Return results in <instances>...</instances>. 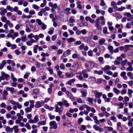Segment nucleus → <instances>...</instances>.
I'll list each match as a JSON object with an SVG mask.
<instances>
[{"label":"nucleus","instance_id":"32","mask_svg":"<svg viewBox=\"0 0 133 133\" xmlns=\"http://www.w3.org/2000/svg\"><path fill=\"white\" fill-rule=\"evenodd\" d=\"M38 116L36 115L34 117V118L33 119L35 123H37L39 121V120L38 118Z\"/></svg>","mask_w":133,"mask_h":133},{"label":"nucleus","instance_id":"53","mask_svg":"<svg viewBox=\"0 0 133 133\" xmlns=\"http://www.w3.org/2000/svg\"><path fill=\"white\" fill-rule=\"evenodd\" d=\"M101 5L102 6H103L105 5V3L103 0H100Z\"/></svg>","mask_w":133,"mask_h":133},{"label":"nucleus","instance_id":"50","mask_svg":"<svg viewBox=\"0 0 133 133\" xmlns=\"http://www.w3.org/2000/svg\"><path fill=\"white\" fill-rule=\"evenodd\" d=\"M32 8L34 9H37L40 8V7L37 5L34 4L32 5Z\"/></svg>","mask_w":133,"mask_h":133},{"label":"nucleus","instance_id":"57","mask_svg":"<svg viewBox=\"0 0 133 133\" xmlns=\"http://www.w3.org/2000/svg\"><path fill=\"white\" fill-rule=\"evenodd\" d=\"M1 20L3 22H4L6 20V17L3 16L1 17Z\"/></svg>","mask_w":133,"mask_h":133},{"label":"nucleus","instance_id":"25","mask_svg":"<svg viewBox=\"0 0 133 133\" xmlns=\"http://www.w3.org/2000/svg\"><path fill=\"white\" fill-rule=\"evenodd\" d=\"M110 69L111 67L110 66L108 65H106L102 69V70L104 71H105L106 70H110Z\"/></svg>","mask_w":133,"mask_h":133},{"label":"nucleus","instance_id":"27","mask_svg":"<svg viewBox=\"0 0 133 133\" xmlns=\"http://www.w3.org/2000/svg\"><path fill=\"white\" fill-rule=\"evenodd\" d=\"M103 32L105 35L109 34V33L107 31V28L106 27L104 28L103 30Z\"/></svg>","mask_w":133,"mask_h":133},{"label":"nucleus","instance_id":"55","mask_svg":"<svg viewBox=\"0 0 133 133\" xmlns=\"http://www.w3.org/2000/svg\"><path fill=\"white\" fill-rule=\"evenodd\" d=\"M84 45L85 44H84L82 43L79 46V49L80 50H82L84 49Z\"/></svg>","mask_w":133,"mask_h":133},{"label":"nucleus","instance_id":"15","mask_svg":"<svg viewBox=\"0 0 133 133\" xmlns=\"http://www.w3.org/2000/svg\"><path fill=\"white\" fill-rule=\"evenodd\" d=\"M6 90L8 91H10V93L12 94H13L15 92V91L14 90V88L12 87L10 88L8 87H7L6 88Z\"/></svg>","mask_w":133,"mask_h":133},{"label":"nucleus","instance_id":"17","mask_svg":"<svg viewBox=\"0 0 133 133\" xmlns=\"http://www.w3.org/2000/svg\"><path fill=\"white\" fill-rule=\"evenodd\" d=\"M88 80L90 82L92 83L95 82L96 79L93 76H91L89 77L88 78Z\"/></svg>","mask_w":133,"mask_h":133},{"label":"nucleus","instance_id":"7","mask_svg":"<svg viewBox=\"0 0 133 133\" xmlns=\"http://www.w3.org/2000/svg\"><path fill=\"white\" fill-rule=\"evenodd\" d=\"M44 101L41 100L40 101H38L36 102L35 107L37 108H39L42 106L44 104Z\"/></svg>","mask_w":133,"mask_h":133},{"label":"nucleus","instance_id":"44","mask_svg":"<svg viewBox=\"0 0 133 133\" xmlns=\"http://www.w3.org/2000/svg\"><path fill=\"white\" fill-rule=\"evenodd\" d=\"M48 116L51 120L54 119L55 118V116L54 115H52L50 114H48Z\"/></svg>","mask_w":133,"mask_h":133},{"label":"nucleus","instance_id":"33","mask_svg":"<svg viewBox=\"0 0 133 133\" xmlns=\"http://www.w3.org/2000/svg\"><path fill=\"white\" fill-rule=\"evenodd\" d=\"M125 9V8L124 6H121L120 8H117V10L122 11Z\"/></svg>","mask_w":133,"mask_h":133},{"label":"nucleus","instance_id":"63","mask_svg":"<svg viewBox=\"0 0 133 133\" xmlns=\"http://www.w3.org/2000/svg\"><path fill=\"white\" fill-rule=\"evenodd\" d=\"M6 105V104L4 102L2 103L0 105V107H1L5 108Z\"/></svg>","mask_w":133,"mask_h":133},{"label":"nucleus","instance_id":"5","mask_svg":"<svg viewBox=\"0 0 133 133\" xmlns=\"http://www.w3.org/2000/svg\"><path fill=\"white\" fill-rule=\"evenodd\" d=\"M71 52V51L69 49H68L64 53L63 55L61 57V59L62 60L64 57H65L70 55Z\"/></svg>","mask_w":133,"mask_h":133},{"label":"nucleus","instance_id":"3","mask_svg":"<svg viewBox=\"0 0 133 133\" xmlns=\"http://www.w3.org/2000/svg\"><path fill=\"white\" fill-rule=\"evenodd\" d=\"M36 22L43 30H45L46 28V25L43 23L40 19H36Z\"/></svg>","mask_w":133,"mask_h":133},{"label":"nucleus","instance_id":"4","mask_svg":"<svg viewBox=\"0 0 133 133\" xmlns=\"http://www.w3.org/2000/svg\"><path fill=\"white\" fill-rule=\"evenodd\" d=\"M1 76L0 78L2 80H4L5 79L9 78V75L5 73L4 72L2 71L1 72Z\"/></svg>","mask_w":133,"mask_h":133},{"label":"nucleus","instance_id":"31","mask_svg":"<svg viewBox=\"0 0 133 133\" xmlns=\"http://www.w3.org/2000/svg\"><path fill=\"white\" fill-rule=\"evenodd\" d=\"M117 105L119 106V108H123L124 106V104L122 102H119L117 104Z\"/></svg>","mask_w":133,"mask_h":133},{"label":"nucleus","instance_id":"35","mask_svg":"<svg viewBox=\"0 0 133 133\" xmlns=\"http://www.w3.org/2000/svg\"><path fill=\"white\" fill-rule=\"evenodd\" d=\"M127 75L130 77V79H133V75L132 74L131 72H128L127 74Z\"/></svg>","mask_w":133,"mask_h":133},{"label":"nucleus","instance_id":"39","mask_svg":"<svg viewBox=\"0 0 133 133\" xmlns=\"http://www.w3.org/2000/svg\"><path fill=\"white\" fill-rule=\"evenodd\" d=\"M84 107L86 109L87 111H89L91 110L90 108L88 105L86 104H84L83 105Z\"/></svg>","mask_w":133,"mask_h":133},{"label":"nucleus","instance_id":"29","mask_svg":"<svg viewBox=\"0 0 133 133\" xmlns=\"http://www.w3.org/2000/svg\"><path fill=\"white\" fill-rule=\"evenodd\" d=\"M113 91L117 95L118 94L120 93V91L116 88H114Z\"/></svg>","mask_w":133,"mask_h":133},{"label":"nucleus","instance_id":"21","mask_svg":"<svg viewBox=\"0 0 133 133\" xmlns=\"http://www.w3.org/2000/svg\"><path fill=\"white\" fill-rule=\"evenodd\" d=\"M7 63L9 64H11V65L13 66H15V65L14 62L10 59H8L7 61Z\"/></svg>","mask_w":133,"mask_h":133},{"label":"nucleus","instance_id":"2","mask_svg":"<svg viewBox=\"0 0 133 133\" xmlns=\"http://www.w3.org/2000/svg\"><path fill=\"white\" fill-rule=\"evenodd\" d=\"M96 64L92 61H87L84 65L85 68L89 69L93 68L95 66Z\"/></svg>","mask_w":133,"mask_h":133},{"label":"nucleus","instance_id":"49","mask_svg":"<svg viewBox=\"0 0 133 133\" xmlns=\"http://www.w3.org/2000/svg\"><path fill=\"white\" fill-rule=\"evenodd\" d=\"M115 15L116 16V17L118 19H120L122 17L121 15L120 14L118 13H116L115 14Z\"/></svg>","mask_w":133,"mask_h":133},{"label":"nucleus","instance_id":"19","mask_svg":"<svg viewBox=\"0 0 133 133\" xmlns=\"http://www.w3.org/2000/svg\"><path fill=\"white\" fill-rule=\"evenodd\" d=\"M105 41L106 40L105 38H102L100 39H99L98 43L100 45H102L104 44Z\"/></svg>","mask_w":133,"mask_h":133},{"label":"nucleus","instance_id":"16","mask_svg":"<svg viewBox=\"0 0 133 133\" xmlns=\"http://www.w3.org/2000/svg\"><path fill=\"white\" fill-rule=\"evenodd\" d=\"M120 76L122 77L124 80H127V77L126 76V72H122Z\"/></svg>","mask_w":133,"mask_h":133},{"label":"nucleus","instance_id":"34","mask_svg":"<svg viewBox=\"0 0 133 133\" xmlns=\"http://www.w3.org/2000/svg\"><path fill=\"white\" fill-rule=\"evenodd\" d=\"M7 69L9 70L13 71L14 70V69L13 68H12L10 65L7 66Z\"/></svg>","mask_w":133,"mask_h":133},{"label":"nucleus","instance_id":"24","mask_svg":"<svg viewBox=\"0 0 133 133\" xmlns=\"http://www.w3.org/2000/svg\"><path fill=\"white\" fill-rule=\"evenodd\" d=\"M37 67L40 69H42L43 68H41V64L39 62L36 61L35 64Z\"/></svg>","mask_w":133,"mask_h":133},{"label":"nucleus","instance_id":"51","mask_svg":"<svg viewBox=\"0 0 133 133\" xmlns=\"http://www.w3.org/2000/svg\"><path fill=\"white\" fill-rule=\"evenodd\" d=\"M133 124V123H132V122L130 120L129 121V122L128 123V125L130 127V128L133 127L132 126Z\"/></svg>","mask_w":133,"mask_h":133},{"label":"nucleus","instance_id":"43","mask_svg":"<svg viewBox=\"0 0 133 133\" xmlns=\"http://www.w3.org/2000/svg\"><path fill=\"white\" fill-rule=\"evenodd\" d=\"M11 79L13 81H17V79L14 77V76L13 74L11 73Z\"/></svg>","mask_w":133,"mask_h":133},{"label":"nucleus","instance_id":"14","mask_svg":"<svg viewBox=\"0 0 133 133\" xmlns=\"http://www.w3.org/2000/svg\"><path fill=\"white\" fill-rule=\"evenodd\" d=\"M75 75V74L74 73L72 72L70 73L66 72L65 73V75L68 78L72 77Z\"/></svg>","mask_w":133,"mask_h":133},{"label":"nucleus","instance_id":"46","mask_svg":"<svg viewBox=\"0 0 133 133\" xmlns=\"http://www.w3.org/2000/svg\"><path fill=\"white\" fill-rule=\"evenodd\" d=\"M25 127L28 130H30L31 129L30 124L28 123H26Z\"/></svg>","mask_w":133,"mask_h":133},{"label":"nucleus","instance_id":"62","mask_svg":"<svg viewBox=\"0 0 133 133\" xmlns=\"http://www.w3.org/2000/svg\"><path fill=\"white\" fill-rule=\"evenodd\" d=\"M34 35L32 33H31L28 36V38L29 39H30L32 37H34Z\"/></svg>","mask_w":133,"mask_h":133},{"label":"nucleus","instance_id":"41","mask_svg":"<svg viewBox=\"0 0 133 133\" xmlns=\"http://www.w3.org/2000/svg\"><path fill=\"white\" fill-rule=\"evenodd\" d=\"M88 55L90 57H92L93 56V51H92L90 50L88 52Z\"/></svg>","mask_w":133,"mask_h":133},{"label":"nucleus","instance_id":"52","mask_svg":"<svg viewBox=\"0 0 133 133\" xmlns=\"http://www.w3.org/2000/svg\"><path fill=\"white\" fill-rule=\"evenodd\" d=\"M7 12V10H5L3 11H1L0 12V15L2 16H4L5 15V14Z\"/></svg>","mask_w":133,"mask_h":133},{"label":"nucleus","instance_id":"45","mask_svg":"<svg viewBox=\"0 0 133 133\" xmlns=\"http://www.w3.org/2000/svg\"><path fill=\"white\" fill-rule=\"evenodd\" d=\"M69 22L71 23H73L75 22V21L73 17H71L70 18L69 20Z\"/></svg>","mask_w":133,"mask_h":133},{"label":"nucleus","instance_id":"8","mask_svg":"<svg viewBox=\"0 0 133 133\" xmlns=\"http://www.w3.org/2000/svg\"><path fill=\"white\" fill-rule=\"evenodd\" d=\"M49 125L52 128L56 129L57 128V125L56 124V122L53 121L49 123Z\"/></svg>","mask_w":133,"mask_h":133},{"label":"nucleus","instance_id":"40","mask_svg":"<svg viewBox=\"0 0 133 133\" xmlns=\"http://www.w3.org/2000/svg\"><path fill=\"white\" fill-rule=\"evenodd\" d=\"M38 124L40 125H44L46 124V122L45 120H43L42 122H39L38 123Z\"/></svg>","mask_w":133,"mask_h":133},{"label":"nucleus","instance_id":"9","mask_svg":"<svg viewBox=\"0 0 133 133\" xmlns=\"http://www.w3.org/2000/svg\"><path fill=\"white\" fill-rule=\"evenodd\" d=\"M55 107L56 111V112H58L59 114H60V113L62 112L63 109V108L62 107L59 108L57 105H56Z\"/></svg>","mask_w":133,"mask_h":133},{"label":"nucleus","instance_id":"11","mask_svg":"<svg viewBox=\"0 0 133 133\" xmlns=\"http://www.w3.org/2000/svg\"><path fill=\"white\" fill-rule=\"evenodd\" d=\"M66 94H67L68 97H69L72 101H74L75 100L73 96L70 92L68 91H66Z\"/></svg>","mask_w":133,"mask_h":133},{"label":"nucleus","instance_id":"48","mask_svg":"<svg viewBox=\"0 0 133 133\" xmlns=\"http://www.w3.org/2000/svg\"><path fill=\"white\" fill-rule=\"evenodd\" d=\"M63 103L66 107H68L69 105V103H68V101L66 100H64L63 101Z\"/></svg>","mask_w":133,"mask_h":133},{"label":"nucleus","instance_id":"56","mask_svg":"<svg viewBox=\"0 0 133 133\" xmlns=\"http://www.w3.org/2000/svg\"><path fill=\"white\" fill-rule=\"evenodd\" d=\"M86 126L84 125H81V129L82 131H84L86 129Z\"/></svg>","mask_w":133,"mask_h":133},{"label":"nucleus","instance_id":"22","mask_svg":"<svg viewBox=\"0 0 133 133\" xmlns=\"http://www.w3.org/2000/svg\"><path fill=\"white\" fill-rule=\"evenodd\" d=\"M133 92V91L131 89H129L128 90V92L127 94L129 96L130 98H131L132 97V94Z\"/></svg>","mask_w":133,"mask_h":133},{"label":"nucleus","instance_id":"23","mask_svg":"<svg viewBox=\"0 0 133 133\" xmlns=\"http://www.w3.org/2000/svg\"><path fill=\"white\" fill-rule=\"evenodd\" d=\"M6 131L9 132H13L12 128H11L9 127H7L5 129Z\"/></svg>","mask_w":133,"mask_h":133},{"label":"nucleus","instance_id":"1","mask_svg":"<svg viewBox=\"0 0 133 133\" xmlns=\"http://www.w3.org/2000/svg\"><path fill=\"white\" fill-rule=\"evenodd\" d=\"M104 18L103 16H101L100 17H98L95 21V26L98 30H101L102 26L105 24V22L103 21Z\"/></svg>","mask_w":133,"mask_h":133},{"label":"nucleus","instance_id":"26","mask_svg":"<svg viewBox=\"0 0 133 133\" xmlns=\"http://www.w3.org/2000/svg\"><path fill=\"white\" fill-rule=\"evenodd\" d=\"M68 42V43H71V42H74L75 41L76 39L75 38L71 37L70 38H68L67 39Z\"/></svg>","mask_w":133,"mask_h":133},{"label":"nucleus","instance_id":"64","mask_svg":"<svg viewBox=\"0 0 133 133\" xmlns=\"http://www.w3.org/2000/svg\"><path fill=\"white\" fill-rule=\"evenodd\" d=\"M127 62V60L125 59L124 61H122L121 63V64L122 65L124 66L125 64Z\"/></svg>","mask_w":133,"mask_h":133},{"label":"nucleus","instance_id":"54","mask_svg":"<svg viewBox=\"0 0 133 133\" xmlns=\"http://www.w3.org/2000/svg\"><path fill=\"white\" fill-rule=\"evenodd\" d=\"M39 90L38 89H34L33 90V91L35 94H37L39 92Z\"/></svg>","mask_w":133,"mask_h":133},{"label":"nucleus","instance_id":"58","mask_svg":"<svg viewBox=\"0 0 133 133\" xmlns=\"http://www.w3.org/2000/svg\"><path fill=\"white\" fill-rule=\"evenodd\" d=\"M6 45L8 47H10L11 46V44L9 42L6 41Z\"/></svg>","mask_w":133,"mask_h":133},{"label":"nucleus","instance_id":"30","mask_svg":"<svg viewBox=\"0 0 133 133\" xmlns=\"http://www.w3.org/2000/svg\"><path fill=\"white\" fill-rule=\"evenodd\" d=\"M38 48V45H36L34 46L33 51L34 53H36L37 52V49Z\"/></svg>","mask_w":133,"mask_h":133},{"label":"nucleus","instance_id":"13","mask_svg":"<svg viewBox=\"0 0 133 133\" xmlns=\"http://www.w3.org/2000/svg\"><path fill=\"white\" fill-rule=\"evenodd\" d=\"M93 128L96 130L99 131L100 132H103L104 130L103 128H101L99 127H98L97 125H95L93 126Z\"/></svg>","mask_w":133,"mask_h":133},{"label":"nucleus","instance_id":"47","mask_svg":"<svg viewBox=\"0 0 133 133\" xmlns=\"http://www.w3.org/2000/svg\"><path fill=\"white\" fill-rule=\"evenodd\" d=\"M123 27V25L121 24H117L115 26V27L117 28H118L120 27L122 28Z\"/></svg>","mask_w":133,"mask_h":133},{"label":"nucleus","instance_id":"38","mask_svg":"<svg viewBox=\"0 0 133 133\" xmlns=\"http://www.w3.org/2000/svg\"><path fill=\"white\" fill-rule=\"evenodd\" d=\"M31 109L30 107L25 108V111L26 112L28 113L30 112L31 110Z\"/></svg>","mask_w":133,"mask_h":133},{"label":"nucleus","instance_id":"10","mask_svg":"<svg viewBox=\"0 0 133 133\" xmlns=\"http://www.w3.org/2000/svg\"><path fill=\"white\" fill-rule=\"evenodd\" d=\"M93 92L95 94V97L98 98H99L102 96V92H99L97 90L94 91Z\"/></svg>","mask_w":133,"mask_h":133},{"label":"nucleus","instance_id":"18","mask_svg":"<svg viewBox=\"0 0 133 133\" xmlns=\"http://www.w3.org/2000/svg\"><path fill=\"white\" fill-rule=\"evenodd\" d=\"M78 74L79 75H77L76 76V77L80 81H82L83 80L82 75L81 74V72H79Z\"/></svg>","mask_w":133,"mask_h":133},{"label":"nucleus","instance_id":"36","mask_svg":"<svg viewBox=\"0 0 133 133\" xmlns=\"http://www.w3.org/2000/svg\"><path fill=\"white\" fill-rule=\"evenodd\" d=\"M6 9L11 12H13V8L11 7L10 5H7L6 7Z\"/></svg>","mask_w":133,"mask_h":133},{"label":"nucleus","instance_id":"20","mask_svg":"<svg viewBox=\"0 0 133 133\" xmlns=\"http://www.w3.org/2000/svg\"><path fill=\"white\" fill-rule=\"evenodd\" d=\"M18 125H15L13 127L12 130H14L15 133H17L18 132L19 129L18 128Z\"/></svg>","mask_w":133,"mask_h":133},{"label":"nucleus","instance_id":"12","mask_svg":"<svg viewBox=\"0 0 133 133\" xmlns=\"http://www.w3.org/2000/svg\"><path fill=\"white\" fill-rule=\"evenodd\" d=\"M81 92L82 94V97L84 98L87 96V91L85 90L82 89L81 90Z\"/></svg>","mask_w":133,"mask_h":133},{"label":"nucleus","instance_id":"60","mask_svg":"<svg viewBox=\"0 0 133 133\" xmlns=\"http://www.w3.org/2000/svg\"><path fill=\"white\" fill-rule=\"evenodd\" d=\"M110 119L113 121L114 122H116V118L115 116H112L110 117Z\"/></svg>","mask_w":133,"mask_h":133},{"label":"nucleus","instance_id":"59","mask_svg":"<svg viewBox=\"0 0 133 133\" xmlns=\"http://www.w3.org/2000/svg\"><path fill=\"white\" fill-rule=\"evenodd\" d=\"M126 7L127 9L131 10L132 8L131 5L130 4H127L126 5Z\"/></svg>","mask_w":133,"mask_h":133},{"label":"nucleus","instance_id":"61","mask_svg":"<svg viewBox=\"0 0 133 133\" xmlns=\"http://www.w3.org/2000/svg\"><path fill=\"white\" fill-rule=\"evenodd\" d=\"M133 69L132 66H129V67L127 68L126 71H131L133 70Z\"/></svg>","mask_w":133,"mask_h":133},{"label":"nucleus","instance_id":"42","mask_svg":"<svg viewBox=\"0 0 133 133\" xmlns=\"http://www.w3.org/2000/svg\"><path fill=\"white\" fill-rule=\"evenodd\" d=\"M93 100V99L91 98H88V101L90 103V104H93L92 101Z\"/></svg>","mask_w":133,"mask_h":133},{"label":"nucleus","instance_id":"6","mask_svg":"<svg viewBox=\"0 0 133 133\" xmlns=\"http://www.w3.org/2000/svg\"><path fill=\"white\" fill-rule=\"evenodd\" d=\"M124 16L128 17H130V18H128L127 20L130 21L132 20L133 19V15H132L129 12H125L124 13Z\"/></svg>","mask_w":133,"mask_h":133},{"label":"nucleus","instance_id":"28","mask_svg":"<svg viewBox=\"0 0 133 133\" xmlns=\"http://www.w3.org/2000/svg\"><path fill=\"white\" fill-rule=\"evenodd\" d=\"M78 110V109L77 108H75L74 109H70L69 110V112L70 113H73L74 112H77Z\"/></svg>","mask_w":133,"mask_h":133},{"label":"nucleus","instance_id":"37","mask_svg":"<svg viewBox=\"0 0 133 133\" xmlns=\"http://www.w3.org/2000/svg\"><path fill=\"white\" fill-rule=\"evenodd\" d=\"M111 5L114 8H115L116 6V2L112 1L111 2Z\"/></svg>","mask_w":133,"mask_h":133}]
</instances>
